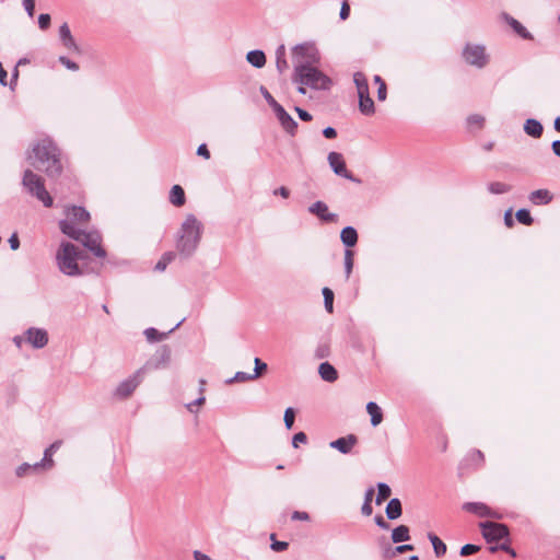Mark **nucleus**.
I'll return each mask as SVG.
<instances>
[{"label": "nucleus", "instance_id": "1", "mask_svg": "<svg viewBox=\"0 0 560 560\" xmlns=\"http://www.w3.org/2000/svg\"><path fill=\"white\" fill-rule=\"evenodd\" d=\"M60 156V150L52 140L44 138L32 147L28 160L35 168L45 172L47 176L58 177L62 172Z\"/></svg>", "mask_w": 560, "mask_h": 560}, {"label": "nucleus", "instance_id": "2", "mask_svg": "<svg viewBox=\"0 0 560 560\" xmlns=\"http://www.w3.org/2000/svg\"><path fill=\"white\" fill-rule=\"evenodd\" d=\"M202 224L194 214H187L177 234L176 248L184 257H190L198 247Z\"/></svg>", "mask_w": 560, "mask_h": 560}, {"label": "nucleus", "instance_id": "3", "mask_svg": "<svg viewBox=\"0 0 560 560\" xmlns=\"http://www.w3.org/2000/svg\"><path fill=\"white\" fill-rule=\"evenodd\" d=\"M293 81L318 91H329L332 86V80L313 65H295Z\"/></svg>", "mask_w": 560, "mask_h": 560}, {"label": "nucleus", "instance_id": "4", "mask_svg": "<svg viewBox=\"0 0 560 560\" xmlns=\"http://www.w3.org/2000/svg\"><path fill=\"white\" fill-rule=\"evenodd\" d=\"M84 258V254L70 242H62L56 254V261L59 270L69 277H79L83 275L78 260H83Z\"/></svg>", "mask_w": 560, "mask_h": 560}, {"label": "nucleus", "instance_id": "5", "mask_svg": "<svg viewBox=\"0 0 560 560\" xmlns=\"http://www.w3.org/2000/svg\"><path fill=\"white\" fill-rule=\"evenodd\" d=\"M22 185L28 194L36 197L45 207H52L54 199L46 190L44 179L39 175L26 170L23 174Z\"/></svg>", "mask_w": 560, "mask_h": 560}, {"label": "nucleus", "instance_id": "6", "mask_svg": "<svg viewBox=\"0 0 560 560\" xmlns=\"http://www.w3.org/2000/svg\"><path fill=\"white\" fill-rule=\"evenodd\" d=\"M292 61L295 65H314L319 61V51L313 42L298 44L292 48Z\"/></svg>", "mask_w": 560, "mask_h": 560}, {"label": "nucleus", "instance_id": "7", "mask_svg": "<svg viewBox=\"0 0 560 560\" xmlns=\"http://www.w3.org/2000/svg\"><path fill=\"white\" fill-rule=\"evenodd\" d=\"M479 528L483 539L488 544L498 542L502 539L508 540L510 537V529L508 525L503 523L485 521L479 523Z\"/></svg>", "mask_w": 560, "mask_h": 560}, {"label": "nucleus", "instance_id": "8", "mask_svg": "<svg viewBox=\"0 0 560 560\" xmlns=\"http://www.w3.org/2000/svg\"><path fill=\"white\" fill-rule=\"evenodd\" d=\"M103 237L96 230L84 231L80 237V243L89 249L96 258L105 259L107 256L106 250L102 246Z\"/></svg>", "mask_w": 560, "mask_h": 560}, {"label": "nucleus", "instance_id": "9", "mask_svg": "<svg viewBox=\"0 0 560 560\" xmlns=\"http://www.w3.org/2000/svg\"><path fill=\"white\" fill-rule=\"evenodd\" d=\"M328 164L332 172L342 178H346L352 183L361 184L362 180L355 177L351 172L347 170L345 159L339 152H329L327 156Z\"/></svg>", "mask_w": 560, "mask_h": 560}, {"label": "nucleus", "instance_id": "10", "mask_svg": "<svg viewBox=\"0 0 560 560\" xmlns=\"http://www.w3.org/2000/svg\"><path fill=\"white\" fill-rule=\"evenodd\" d=\"M463 58L468 65L476 68H483L488 62L485 47L478 44H466L463 49Z\"/></svg>", "mask_w": 560, "mask_h": 560}, {"label": "nucleus", "instance_id": "11", "mask_svg": "<svg viewBox=\"0 0 560 560\" xmlns=\"http://www.w3.org/2000/svg\"><path fill=\"white\" fill-rule=\"evenodd\" d=\"M143 369H139L131 376L119 383L115 390V396L120 399H126L131 396L136 388L142 382Z\"/></svg>", "mask_w": 560, "mask_h": 560}, {"label": "nucleus", "instance_id": "12", "mask_svg": "<svg viewBox=\"0 0 560 560\" xmlns=\"http://www.w3.org/2000/svg\"><path fill=\"white\" fill-rule=\"evenodd\" d=\"M171 349L168 346H162L160 349L156 350L154 355L150 359V361L147 362L144 365V369H153V370H160L165 369L170 365L171 362Z\"/></svg>", "mask_w": 560, "mask_h": 560}, {"label": "nucleus", "instance_id": "13", "mask_svg": "<svg viewBox=\"0 0 560 560\" xmlns=\"http://www.w3.org/2000/svg\"><path fill=\"white\" fill-rule=\"evenodd\" d=\"M358 443V436L355 434H348L346 436L338 438L329 443V446L339 453L347 455L350 454L353 446Z\"/></svg>", "mask_w": 560, "mask_h": 560}, {"label": "nucleus", "instance_id": "14", "mask_svg": "<svg viewBox=\"0 0 560 560\" xmlns=\"http://www.w3.org/2000/svg\"><path fill=\"white\" fill-rule=\"evenodd\" d=\"M307 210L324 222H335L338 218L336 213L328 211V206L322 200L312 203Z\"/></svg>", "mask_w": 560, "mask_h": 560}, {"label": "nucleus", "instance_id": "15", "mask_svg": "<svg viewBox=\"0 0 560 560\" xmlns=\"http://www.w3.org/2000/svg\"><path fill=\"white\" fill-rule=\"evenodd\" d=\"M26 340L36 349H42L48 343V334L45 329L28 328L26 330Z\"/></svg>", "mask_w": 560, "mask_h": 560}, {"label": "nucleus", "instance_id": "16", "mask_svg": "<svg viewBox=\"0 0 560 560\" xmlns=\"http://www.w3.org/2000/svg\"><path fill=\"white\" fill-rule=\"evenodd\" d=\"M60 39L61 45L73 55L82 56L90 54V48L85 45L79 44L75 40V37H60Z\"/></svg>", "mask_w": 560, "mask_h": 560}, {"label": "nucleus", "instance_id": "17", "mask_svg": "<svg viewBox=\"0 0 560 560\" xmlns=\"http://www.w3.org/2000/svg\"><path fill=\"white\" fill-rule=\"evenodd\" d=\"M523 130L527 136L534 139H539L544 133V126L536 118H527L524 121Z\"/></svg>", "mask_w": 560, "mask_h": 560}, {"label": "nucleus", "instance_id": "18", "mask_svg": "<svg viewBox=\"0 0 560 560\" xmlns=\"http://www.w3.org/2000/svg\"><path fill=\"white\" fill-rule=\"evenodd\" d=\"M358 232L351 225L345 226L340 232V240L346 249H351L354 247L358 243Z\"/></svg>", "mask_w": 560, "mask_h": 560}, {"label": "nucleus", "instance_id": "19", "mask_svg": "<svg viewBox=\"0 0 560 560\" xmlns=\"http://www.w3.org/2000/svg\"><path fill=\"white\" fill-rule=\"evenodd\" d=\"M59 229L65 235H67L68 237L72 238L77 242L80 241V237L82 236V234L84 232L83 230L78 229L75 226L74 222H72L68 219L59 221Z\"/></svg>", "mask_w": 560, "mask_h": 560}, {"label": "nucleus", "instance_id": "20", "mask_svg": "<svg viewBox=\"0 0 560 560\" xmlns=\"http://www.w3.org/2000/svg\"><path fill=\"white\" fill-rule=\"evenodd\" d=\"M463 510H465L466 512L476 514L480 517L492 516L491 509L482 502H466L463 505Z\"/></svg>", "mask_w": 560, "mask_h": 560}, {"label": "nucleus", "instance_id": "21", "mask_svg": "<svg viewBox=\"0 0 560 560\" xmlns=\"http://www.w3.org/2000/svg\"><path fill=\"white\" fill-rule=\"evenodd\" d=\"M66 214L67 219L74 223H83L90 220V213L86 211V209L79 206H72L68 208Z\"/></svg>", "mask_w": 560, "mask_h": 560}, {"label": "nucleus", "instance_id": "22", "mask_svg": "<svg viewBox=\"0 0 560 560\" xmlns=\"http://www.w3.org/2000/svg\"><path fill=\"white\" fill-rule=\"evenodd\" d=\"M528 199L532 203L536 206H545L552 201V194L545 188L534 190L529 194Z\"/></svg>", "mask_w": 560, "mask_h": 560}, {"label": "nucleus", "instance_id": "23", "mask_svg": "<svg viewBox=\"0 0 560 560\" xmlns=\"http://www.w3.org/2000/svg\"><path fill=\"white\" fill-rule=\"evenodd\" d=\"M318 374L325 382L332 383L338 380L336 368L328 361L322 362L318 366Z\"/></svg>", "mask_w": 560, "mask_h": 560}, {"label": "nucleus", "instance_id": "24", "mask_svg": "<svg viewBox=\"0 0 560 560\" xmlns=\"http://www.w3.org/2000/svg\"><path fill=\"white\" fill-rule=\"evenodd\" d=\"M168 201L176 208H180L186 203V194L180 185H173L170 194Z\"/></svg>", "mask_w": 560, "mask_h": 560}, {"label": "nucleus", "instance_id": "25", "mask_svg": "<svg viewBox=\"0 0 560 560\" xmlns=\"http://www.w3.org/2000/svg\"><path fill=\"white\" fill-rule=\"evenodd\" d=\"M359 98V110L364 116H372L375 113V105L373 100L370 96V93H364L358 95Z\"/></svg>", "mask_w": 560, "mask_h": 560}, {"label": "nucleus", "instance_id": "26", "mask_svg": "<svg viewBox=\"0 0 560 560\" xmlns=\"http://www.w3.org/2000/svg\"><path fill=\"white\" fill-rule=\"evenodd\" d=\"M386 517L390 521L397 520L402 514L401 501L398 498H392L385 508Z\"/></svg>", "mask_w": 560, "mask_h": 560}, {"label": "nucleus", "instance_id": "27", "mask_svg": "<svg viewBox=\"0 0 560 560\" xmlns=\"http://www.w3.org/2000/svg\"><path fill=\"white\" fill-rule=\"evenodd\" d=\"M410 529L407 525H398L392 529L390 539L394 544H401L410 540Z\"/></svg>", "mask_w": 560, "mask_h": 560}, {"label": "nucleus", "instance_id": "28", "mask_svg": "<svg viewBox=\"0 0 560 560\" xmlns=\"http://www.w3.org/2000/svg\"><path fill=\"white\" fill-rule=\"evenodd\" d=\"M428 539L430 540L433 551L436 558H442L445 556L447 551V547L445 542L436 536L434 533L429 532L427 535Z\"/></svg>", "mask_w": 560, "mask_h": 560}, {"label": "nucleus", "instance_id": "29", "mask_svg": "<svg viewBox=\"0 0 560 560\" xmlns=\"http://www.w3.org/2000/svg\"><path fill=\"white\" fill-rule=\"evenodd\" d=\"M246 60L253 67L260 69L266 65V55L261 49H253L247 52Z\"/></svg>", "mask_w": 560, "mask_h": 560}, {"label": "nucleus", "instance_id": "30", "mask_svg": "<svg viewBox=\"0 0 560 560\" xmlns=\"http://www.w3.org/2000/svg\"><path fill=\"white\" fill-rule=\"evenodd\" d=\"M366 411L371 417V424L373 427H377L383 420V412L381 407L374 401H369L366 404Z\"/></svg>", "mask_w": 560, "mask_h": 560}, {"label": "nucleus", "instance_id": "31", "mask_svg": "<svg viewBox=\"0 0 560 560\" xmlns=\"http://www.w3.org/2000/svg\"><path fill=\"white\" fill-rule=\"evenodd\" d=\"M281 127L290 135L294 136L298 129V122L294 118L287 112L281 117L278 118Z\"/></svg>", "mask_w": 560, "mask_h": 560}, {"label": "nucleus", "instance_id": "32", "mask_svg": "<svg viewBox=\"0 0 560 560\" xmlns=\"http://www.w3.org/2000/svg\"><path fill=\"white\" fill-rule=\"evenodd\" d=\"M61 445V441L54 442L44 452V457L39 463H43V468H51L54 466V460L51 458L52 454L59 450Z\"/></svg>", "mask_w": 560, "mask_h": 560}, {"label": "nucleus", "instance_id": "33", "mask_svg": "<svg viewBox=\"0 0 560 560\" xmlns=\"http://www.w3.org/2000/svg\"><path fill=\"white\" fill-rule=\"evenodd\" d=\"M276 67L280 73H283L289 67L285 59V47L283 44L279 45L276 49Z\"/></svg>", "mask_w": 560, "mask_h": 560}, {"label": "nucleus", "instance_id": "34", "mask_svg": "<svg viewBox=\"0 0 560 560\" xmlns=\"http://www.w3.org/2000/svg\"><path fill=\"white\" fill-rule=\"evenodd\" d=\"M353 82L355 84L358 95L370 93L368 79L362 72L358 71L353 74Z\"/></svg>", "mask_w": 560, "mask_h": 560}, {"label": "nucleus", "instance_id": "35", "mask_svg": "<svg viewBox=\"0 0 560 560\" xmlns=\"http://www.w3.org/2000/svg\"><path fill=\"white\" fill-rule=\"evenodd\" d=\"M487 189L492 195H502L510 192L512 186L502 182H491L487 185Z\"/></svg>", "mask_w": 560, "mask_h": 560}, {"label": "nucleus", "instance_id": "36", "mask_svg": "<svg viewBox=\"0 0 560 560\" xmlns=\"http://www.w3.org/2000/svg\"><path fill=\"white\" fill-rule=\"evenodd\" d=\"M377 494L375 498V503L377 505L382 504L383 501L387 500L392 494L390 487L385 482H377Z\"/></svg>", "mask_w": 560, "mask_h": 560}, {"label": "nucleus", "instance_id": "37", "mask_svg": "<svg viewBox=\"0 0 560 560\" xmlns=\"http://www.w3.org/2000/svg\"><path fill=\"white\" fill-rule=\"evenodd\" d=\"M322 294L324 296V307L327 313L331 314L334 312V298L335 294L331 289L328 287L323 288Z\"/></svg>", "mask_w": 560, "mask_h": 560}, {"label": "nucleus", "instance_id": "38", "mask_svg": "<svg viewBox=\"0 0 560 560\" xmlns=\"http://www.w3.org/2000/svg\"><path fill=\"white\" fill-rule=\"evenodd\" d=\"M39 468H43V463L37 462L33 465L28 463H23L16 468L15 474L18 477H24L31 471H37Z\"/></svg>", "mask_w": 560, "mask_h": 560}, {"label": "nucleus", "instance_id": "39", "mask_svg": "<svg viewBox=\"0 0 560 560\" xmlns=\"http://www.w3.org/2000/svg\"><path fill=\"white\" fill-rule=\"evenodd\" d=\"M176 254L174 252H166L162 255L161 259L156 262L154 270L164 271L166 267L175 259Z\"/></svg>", "mask_w": 560, "mask_h": 560}, {"label": "nucleus", "instance_id": "40", "mask_svg": "<svg viewBox=\"0 0 560 560\" xmlns=\"http://www.w3.org/2000/svg\"><path fill=\"white\" fill-rule=\"evenodd\" d=\"M485 462L483 453L479 450L471 451L465 458V463H470L475 467H480Z\"/></svg>", "mask_w": 560, "mask_h": 560}, {"label": "nucleus", "instance_id": "41", "mask_svg": "<svg viewBox=\"0 0 560 560\" xmlns=\"http://www.w3.org/2000/svg\"><path fill=\"white\" fill-rule=\"evenodd\" d=\"M515 218L521 224L524 225H530L534 222L530 211L526 208L518 209L515 213Z\"/></svg>", "mask_w": 560, "mask_h": 560}, {"label": "nucleus", "instance_id": "42", "mask_svg": "<svg viewBox=\"0 0 560 560\" xmlns=\"http://www.w3.org/2000/svg\"><path fill=\"white\" fill-rule=\"evenodd\" d=\"M343 266L346 279H349L353 269V252L351 249L345 250Z\"/></svg>", "mask_w": 560, "mask_h": 560}, {"label": "nucleus", "instance_id": "43", "mask_svg": "<svg viewBox=\"0 0 560 560\" xmlns=\"http://www.w3.org/2000/svg\"><path fill=\"white\" fill-rule=\"evenodd\" d=\"M503 19L506 22V24H509L511 26V28L514 33H516L518 35H527L525 33L524 26L518 21H516L515 19L508 16V15H503Z\"/></svg>", "mask_w": 560, "mask_h": 560}, {"label": "nucleus", "instance_id": "44", "mask_svg": "<svg viewBox=\"0 0 560 560\" xmlns=\"http://www.w3.org/2000/svg\"><path fill=\"white\" fill-rule=\"evenodd\" d=\"M144 335L150 342H158L162 340L166 334L160 332L158 329L150 327L144 330Z\"/></svg>", "mask_w": 560, "mask_h": 560}, {"label": "nucleus", "instance_id": "45", "mask_svg": "<svg viewBox=\"0 0 560 560\" xmlns=\"http://www.w3.org/2000/svg\"><path fill=\"white\" fill-rule=\"evenodd\" d=\"M294 419H295V409L293 407H288L284 410V415H283V421H284V425H285L287 430H291L293 428Z\"/></svg>", "mask_w": 560, "mask_h": 560}, {"label": "nucleus", "instance_id": "46", "mask_svg": "<svg viewBox=\"0 0 560 560\" xmlns=\"http://www.w3.org/2000/svg\"><path fill=\"white\" fill-rule=\"evenodd\" d=\"M254 373L252 374L255 380L268 370L267 363L260 360L258 357L254 359Z\"/></svg>", "mask_w": 560, "mask_h": 560}, {"label": "nucleus", "instance_id": "47", "mask_svg": "<svg viewBox=\"0 0 560 560\" xmlns=\"http://www.w3.org/2000/svg\"><path fill=\"white\" fill-rule=\"evenodd\" d=\"M255 380L252 373H246L243 371H238L234 374L233 377L226 380V384H232L234 382H248Z\"/></svg>", "mask_w": 560, "mask_h": 560}, {"label": "nucleus", "instance_id": "48", "mask_svg": "<svg viewBox=\"0 0 560 560\" xmlns=\"http://www.w3.org/2000/svg\"><path fill=\"white\" fill-rule=\"evenodd\" d=\"M481 549V546L475 545V544H466L460 547L459 555L462 557H468L470 555H474L478 552Z\"/></svg>", "mask_w": 560, "mask_h": 560}, {"label": "nucleus", "instance_id": "49", "mask_svg": "<svg viewBox=\"0 0 560 560\" xmlns=\"http://www.w3.org/2000/svg\"><path fill=\"white\" fill-rule=\"evenodd\" d=\"M272 542L270 545V548L276 552H281L288 549L289 542L287 541H280L275 539V534H271Z\"/></svg>", "mask_w": 560, "mask_h": 560}, {"label": "nucleus", "instance_id": "50", "mask_svg": "<svg viewBox=\"0 0 560 560\" xmlns=\"http://www.w3.org/2000/svg\"><path fill=\"white\" fill-rule=\"evenodd\" d=\"M51 18L47 13H43L38 16V26L40 31L45 32L48 30L50 25Z\"/></svg>", "mask_w": 560, "mask_h": 560}, {"label": "nucleus", "instance_id": "51", "mask_svg": "<svg viewBox=\"0 0 560 560\" xmlns=\"http://www.w3.org/2000/svg\"><path fill=\"white\" fill-rule=\"evenodd\" d=\"M306 442H307V435L302 431L295 433L292 438V446L295 448L299 447L300 443L305 444Z\"/></svg>", "mask_w": 560, "mask_h": 560}, {"label": "nucleus", "instance_id": "52", "mask_svg": "<svg viewBox=\"0 0 560 560\" xmlns=\"http://www.w3.org/2000/svg\"><path fill=\"white\" fill-rule=\"evenodd\" d=\"M59 61L69 70L77 71L79 70V66L77 62L72 61L68 57L60 56Z\"/></svg>", "mask_w": 560, "mask_h": 560}, {"label": "nucleus", "instance_id": "53", "mask_svg": "<svg viewBox=\"0 0 560 560\" xmlns=\"http://www.w3.org/2000/svg\"><path fill=\"white\" fill-rule=\"evenodd\" d=\"M483 121H485L483 116L478 115V114L470 115V116H468V118H467V122H468V125H476V126H478L479 128H481V127H482Z\"/></svg>", "mask_w": 560, "mask_h": 560}, {"label": "nucleus", "instance_id": "54", "mask_svg": "<svg viewBox=\"0 0 560 560\" xmlns=\"http://www.w3.org/2000/svg\"><path fill=\"white\" fill-rule=\"evenodd\" d=\"M294 109L302 121H311L313 119V116L304 108L295 106Z\"/></svg>", "mask_w": 560, "mask_h": 560}, {"label": "nucleus", "instance_id": "55", "mask_svg": "<svg viewBox=\"0 0 560 560\" xmlns=\"http://www.w3.org/2000/svg\"><path fill=\"white\" fill-rule=\"evenodd\" d=\"M503 221L506 228H513L514 226V219H513V209L509 208L505 210L503 215Z\"/></svg>", "mask_w": 560, "mask_h": 560}, {"label": "nucleus", "instance_id": "56", "mask_svg": "<svg viewBox=\"0 0 560 560\" xmlns=\"http://www.w3.org/2000/svg\"><path fill=\"white\" fill-rule=\"evenodd\" d=\"M374 522L383 530H388L390 528L389 523L385 521L381 514L374 516Z\"/></svg>", "mask_w": 560, "mask_h": 560}, {"label": "nucleus", "instance_id": "57", "mask_svg": "<svg viewBox=\"0 0 560 560\" xmlns=\"http://www.w3.org/2000/svg\"><path fill=\"white\" fill-rule=\"evenodd\" d=\"M259 91L269 106L277 102L266 86L261 85Z\"/></svg>", "mask_w": 560, "mask_h": 560}, {"label": "nucleus", "instance_id": "58", "mask_svg": "<svg viewBox=\"0 0 560 560\" xmlns=\"http://www.w3.org/2000/svg\"><path fill=\"white\" fill-rule=\"evenodd\" d=\"M22 3L25 11L27 12V15L33 18L35 11V0H23Z\"/></svg>", "mask_w": 560, "mask_h": 560}, {"label": "nucleus", "instance_id": "59", "mask_svg": "<svg viewBox=\"0 0 560 560\" xmlns=\"http://www.w3.org/2000/svg\"><path fill=\"white\" fill-rule=\"evenodd\" d=\"M413 549H415V546L411 544L398 545V546L394 547L393 553L401 555V553H405L406 551H411Z\"/></svg>", "mask_w": 560, "mask_h": 560}, {"label": "nucleus", "instance_id": "60", "mask_svg": "<svg viewBox=\"0 0 560 560\" xmlns=\"http://www.w3.org/2000/svg\"><path fill=\"white\" fill-rule=\"evenodd\" d=\"M512 548L509 541L502 542L500 545H493L489 547V551L491 553H495L499 550H502L504 552H508V550Z\"/></svg>", "mask_w": 560, "mask_h": 560}, {"label": "nucleus", "instance_id": "61", "mask_svg": "<svg viewBox=\"0 0 560 560\" xmlns=\"http://www.w3.org/2000/svg\"><path fill=\"white\" fill-rule=\"evenodd\" d=\"M291 518L293 521H308L310 520V514L307 512H304V511H294L291 515Z\"/></svg>", "mask_w": 560, "mask_h": 560}, {"label": "nucleus", "instance_id": "62", "mask_svg": "<svg viewBox=\"0 0 560 560\" xmlns=\"http://www.w3.org/2000/svg\"><path fill=\"white\" fill-rule=\"evenodd\" d=\"M197 154L205 159H210V150L207 143H201L197 149Z\"/></svg>", "mask_w": 560, "mask_h": 560}, {"label": "nucleus", "instance_id": "63", "mask_svg": "<svg viewBox=\"0 0 560 560\" xmlns=\"http://www.w3.org/2000/svg\"><path fill=\"white\" fill-rule=\"evenodd\" d=\"M322 135L326 139H335L337 137V130L334 127L328 126L322 130Z\"/></svg>", "mask_w": 560, "mask_h": 560}, {"label": "nucleus", "instance_id": "64", "mask_svg": "<svg viewBox=\"0 0 560 560\" xmlns=\"http://www.w3.org/2000/svg\"><path fill=\"white\" fill-rule=\"evenodd\" d=\"M270 107L272 108V110H273V113H275V115H276L277 119H278L279 117H281L283 114H285V113H287V110L284 109V107H283L281 104H279L278 102H276V103L271 104V105H270Z\"/></svg>", "mask_w": 560, "mask_h": 560}]
</instances>
